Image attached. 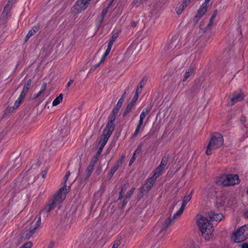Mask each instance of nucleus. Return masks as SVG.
<instances>
[{"instance_id": "nucleus-6", "label": "nucleus", "mask_w": 248, "mask_h": 248, "mask_svg": "<svg viewBox=\"0 0 248 248\" xmlns=\"http://www.w3.org/2000/svg\"><path fill=\"white\" fill-rule=\"evenodd\" d=\"M151 110L150 108L146 107L144 108L140 115V120L139 121L138 124L137 126L134 133L133 135V137L135 138L138 136L139 134L140 129L142 130L144 128V126H142L143 121L145 118L146 116L148 115Z\"/></svg>"}, {"instance_id": "nucleus-49", "label": "nucleus", "mask_w": 248, "mask_h": 248, "mask_svg": "<svg viewBox=\"0 0 248 248\" xmlns=\"http://www.w3.org/2000/svg\"><path fill=\"white\" fill-rule=\"evenodd\" d=\"M46 83H44L41 86V88L40 90V91H41V92H42L43 93L45 90H46Z\"/></svg>"}, {"instance_id": "nucleus-34", "label": "nucleus", "mask_w": 248, "mask_h": 248, "mask_svg": "<svg viewBox=\"0 0 248 248\" xmlns=\"http://www.w3.org/2000/svg\"><path fill=\"white\" fill-rule=\"evenodd\" d=\"M107 133L106 134H104L105 135L104 138H103V142L101 144L102 145V147H104V145H105L106 143L107 142L108 138L109 136H108V132H107Z\"/></svg>"}, {"instance_id": "nucleus-57", "label": "nucleus", "mask_w": 248, "mask_h": 248, "mask_svg": "<svg viewBox=\"0 0 248 248\" xmlns=\"http://www.w3.org/2000/svg\"><path fill=\"white\" fill-rule=\"evenodd\" d=\"M41 175H42V177L43 178H44L46 177V172L44 171V172H42Z\"/></svg>"}, {"instance_id": "nucleus-4", "label": "nucleus", "mask_w": 248, "mask_h": 248, "mask_svg": "<svg viewBox=\"0 0 248 248\" xmlns=\"http://www.w3.org/2000/svg\"><path fill=\"white\" fill-rule=\"evenodd\" d=\"M240 182V180L237 174H224L218 177L216 183L219 185L230 186L237 185Z\"/></svg>"}, {"instance_id": "nucleus-60", "label": "nucleus", "mask_w": 248, "mask_h": 248, "mask_svg": "<svg viewBox=\"0 0 248 248\" xmlns=\"http://www.w3.org/2000/svg\"><path fill=\"white\" fill-rule=\"evenodd\" d=\"M136 25H137V24H136V23H135V22H133V23H132V26L133 27H136Z\"/></svg>"}, {"instance_id": "nucleus-24", "label": "nucleus", "mask_w": 248, "mask_h": 248, "mask_svg": "<svg viewBox=\"0 0 248 248\" xmlns=\"http://www.w3.org/2000/svg\"><path fill=\"white\" fill-rule=\"evenodd\" d=\"M216 203L217 207L224 206L225 203L224 197H222L217 198Z\"/></svg>"}, {"instance_id": "nucleus-37", "label": "nucleus", "mask_w": 248, "mask_h": 248, "mask_svg": "<svg viewBox=\"0 0 248 248\" xmlns=\"http://www.w3.org/2000/svg\"><path fill=\"white\" fill-rule=\"evenodd\" d=\"M139 94L136 93L135 95H134V97L133 98V99L131 101L130 103H131L132 104L134 105L135 103H136V102L137 101V100L138 99Z\"/></svg>"}, {"instance_id": "nucleus-40", "label": "nucleus", "mask_w": 248, "mask_h": 248, "mask_svg": "<svg viewBox=\"0 0 248 248\" xmlns=\"http://www.w3.org/2000/svg\"><path fill=\"white\" fill-rule=\"evenodd\" d=\"M111 48H112V47H111L109 46H108L107 49H106L104 55L107 57V56L109 54V53L111 51Z\"/></svg>"}, {"instance_id": "nucleus-7", "label": "nucleus", "mask_w": 248, "mask_h": 248, "mask_svg": "<svg viewBox=\"0 0 248 248\" xmlns=\"http://www.w3.org/2000/svg\"><path fill=\"white\" fill-rule=\"evenodd\" d=\"M172 219L169 218L164 221L160 220L157 224V226L159 228L158 237L161 238L166 234V231L168 227L170 225Z\"/></svg>"}, {"instance_id": "nucleus-48", "label": "nucleus", "mask_w": 248, "mask_h": 248, "mask_svg": "<svg viewBox=\"0 0 248 248\" xmlns=\"http://www.w3.org/2000/svg\"><path fill=\"white\" fill-rule=\"evenodd\" d=\"M120 245V242L119 241H116L113 244L111 248H117Z\"/></svg>"}, {"instance_id": "nucleus-61", "label": "nucleus", "mask_w": 248, "mask_h": 248, "mask_svg": "<svg viewBox=\"0 0 248 248\" xmlns=\"http://www.w3.org/2000/svg\"><path fill=\"white\" fill-rule=\"evenodd\" d=\"M48 248H53V244H50Z\"/></svg>"}, {"instance_id": "nucleus-62", "label": "nucleus", "mask_w": 248, "mask_h": 248, "mask_svg": "<svg viewBox=\"0 0 248 248\" xmlns=\"http://www.w3.org/2000/svg\"><path fill=\"white\" fill-rule=\"evenodd\" d=\"M32 218H33V221H31V223L32 224H33V221L35 220L36 217H32Z\"/></svg>"}, {"instance_id": "nucleus-8", "label": "nucleus", "mask_w": 248, "mask_h": 248, "mask_svg": "<svg viewBox=\"0 0 248 248\" xmlns=\"http://www.w3.org/2000/svg\"><path fill=\"white\" fill-rule=\"evenodd\" d=\"M91 0H78L73 7L74 12L78 13L85 10Z\"/></svg>"}, {"instance_id": "nucleus-16", "label": "nucleus", "mask_w": 248, "mask_h": 248, "mask_svg": "<svg viewBox=\"0 0 248 248\" xmlns=\"http://www.w3.org/2000/svg\"><path fill=\"white\" fill-rule=\"evenodd\" d=\"M114 123L109 121L108 123L107 124L106 128L103 130V133L105 134L108 132V136H110L112 131L114 129Z\"/></svg>"}, {"instance_id": "nucleus-12", "label": "nucleus", "mask_w": 248, "mask_h": 248, "mask_svg": "<svg viewBox=\"0 0 248 248\" xmlns=\"http://www.w3.org/2000/svg\"><path fill=\"white\" fill-rule=\"evenodd\" d=\"M207 6L205 4L202 3V5L198 11L197 14L194 17L195 21H198L200 19L203 15L205 14L207 9Z\"/></svg>"}, {"instance_id": "nucleus-11", "label": "nucleus", "mask_w": 248, "mask_h": 248, "mask_svg": "<svg viewBox=\"0 0 248 248\" xmlns=\"http://www.w3.org/2000/svg\"><path fill=\"white\" fill-rule=\"evenodd\" d=\"M208 217L212 221L219 222L224 217L222 214L217 213L215 211H211L208 213Z\"/></svg>"}, {"instance_id": "nucleus-17", "label": "nucleus", "mask_w": 248, "mask_h": 248, "mask_svg": "<svg viewBox=\"0 0 248 248\" xmlns=\"http://www.w3.org/2000/svg\"><path fill=\"white\" fill-rule=\"evenodd\" d=\"M12 7V4L11 3H7L6 4L2 13V16L3 17H7L8 16Z\"/></svg>"}, {"instance_id": "nucleus-42", "label": "nucleus", "mask_w": 248, "mask_h": 248, "mask_svg": "<svg viewBox=\"0 0 248 248\" xmlns=\"http://www.w3.org/2000/svg\"><path fill=\"white\" fill-rule=\"evenodd\" d=\"M136 159V155L133 154V155L132 157V158H131V159L130 160V162H129V165L130 166L132 165V164L135 161Z\"/></svg>"}, {"instance_id": "nucleus-54", "label": "nucleus", "mask_w": 248, "mask_h": 248, "mask_svg": "<svg viewBox=\"0 0 248 248\" xmlns=\"http://www.w3.org/2000/svg\"><path fill=\"white\" fill-rule=\"evenodd\" d=\"M241 248H248V244L246 243H244L242 245Z\"/></svg>"}, {"instance_id": "nucleus-44", "label": "nucleus", "mask_w": 248, "mask_h": 248, "mask_svg": "<svg viewBox=\"0 0 248 248\" xmlns=\"http://www.w3.org/2000/svg\"><path fill=\"white\" fill-rule=\"evenodd\" d=\"M135 190V188H132V189H131L126 194V197H130L131 195L133 193L134 191Z\"/></svg>"}, {"instance_id": "nucleus-36", "label": "nucleus", "mask_w": 248, "mask_h": 248, "mask_svg": "<svg viewBox=\"0 0 248 248\" xmlns=\"http://www.w3.org/2000/svg\"><path fill=\"white\" fill-rule=\"evenodd\" d=\"M103 148V147H102V145L101 144V146H100V148L99 149V150H98L95 156L94 157H96V161H97L98 157L102 153Z\"/></svg>"}, {"instance_id": "nucleus-23", "label": "nucleus", "mask_w": 248, "mask_h": 248, "mask_svg": "<svg viewBox=\"0 0 248 248\" xmlns=\"http://www.w3.org/2000/svg\"><path fill=\"white\" fill-rule=\"evenodd\" d=\"M217 16V11H215L212 15L210 19V21L208 23L206 29H205V31H207L208 30H209L210 29V28L211 27V26H212V24H213V22L214 20V19L215 18V17H216Z\"/></svg>"}, {"instance_id": "nucleus-45", "label": "nucleus", "mask_w": 248, "mask_h": 248, "mask_svg": "<svg viewBox=\"0 0 248 248\" xmlns=\"http://www.w3.org/2000/svg\"><path fill=\"white\" fill-rule=\"evenodd\" d=\"M141 149V146L140 145L138 146L137 149L135 151V152L134 153V155H136L137 154H140V152Z\"/></svg>"}, {"instance_id": "nucleus-10", "label": "nucleus", "mask_w": 248, "mask_h": 248, "mask_svg": "<svg viewBox=\"0 0 248 248\" xmlns=\"http://www.w3.org/2000/svg\"><path fill=\"white\" fill-rule=\"evenodd\" d=\"M41 224V216H39L37 218V220L36 221L34 224L32 225L30 227L29 231L27 232L25 236L26 239L29 238L35 232L36 230L40 226Z\"/></svg>"}, {"instance_id": "nucleus-39", "label": "nucleus", "mask_w": 248, "mask_h": 248, "mask_svg": "<svg viewBox=\"0 0 248 248\" xmlns=\"http://www.w3.org/2000/svg\"><path fill=\"white\" fill-rule=\"evenodd\" d=\"M191 0H182L181 2L186 7L190 3Z\"/></svg>"}, {"instance_id": "nucleus-29", "label": "nucleus", "mask_w": 248, "mask_h": 248, "mask_svg": "<svg viewBox=\"0 0 248 248\" xmlns=\"http://www.w3.org/2000/svg\"><path fill=\"white\" fill-rule=\"evenodd\" d=\"M185 208L182 206L181 207L180 209L173 216V219H175L178 217L183 212Z\"/></svg>"}, {"instance_id": "nucleus-20", "label": "nucleus", "mask_w": 248, "mask_h": 248, "mask_svg": "<svg viewBox=\"0 0 248 248\" xmlns=\"http://www.w3.org/2000/svg\"><path fill=\"white\" fill-rule=\"evenodd\" d=\"M63 99V94L61 93L52 102L53 106H56L60 104L62 101Z\"/></svg>"}, {"instance_id": "nucleus-14", "label": "nucleus", "mask_w": 248, "mask_h": 248, "mask_svg": "<svg viewBox=\"0 0 248 248\" xmlns=\"http://www.w3.org/2000/svg\"><path fill=\"white\" fill-rule=\"evenodd\" d=\"M244 98V95L241 93H235L233 94L231 98L232 104L242 100Z\"/></svg>"}, {"instance_id": "nucleus-27", "label": "nucleus", "mask_w": 248, "mask_h": 248, "mask_svg": "<svg viewBox=\"0 0 248 248\" xmlns=\"http://www.w3.org/2000/svg\"><path fill=\"white\" fill-rule=\"evenodd\" d=\"M126 93L124 92L122 95L121 96V98L118 100V102H117V104L116 105V107L118 108H120L122 106V104L124 101V99L125 97Z\"/></svg>"}, {"instance_id": "nucleus-30", "label": "nucleus", "mask_w": 248, "mask_h": 248, "mask_svg": "<svg viewBox=\"0 0 248 248\" xmlns=\"http://www.w3.org/2000/svg\"><path fill=\"white\" fill-rule=\"evenodd\" d=\"M134 105V104L130 102L127 106L124 112V114L125 115L127 113H128L131 110L132 108Z\"/></svg>"}, {"instance_id": "nucleus-50", "label": "nucleus", "mask_w": 248, "mask_h": 248, "mask_svg": "<svg viewBox=\"0 0 248 248\" xmlns=\"http://www.w3.org/2000/svg\"><path fill=\"white\" fill-rule=\"evenodd\" d=\"M106 58H107V56L103 54V55L102 56V57L101 59V60L99 62L100 63H101V64L103 63L104 62Z\"/></svg>"}, {"instance_id": "nucleus-15", "label": "nucleus", "mask_w": 248, "mask_h": 248, "mask_svg": "<svg viewBox=\"0 0 248 248\" xmlns=\"http://www.w3.org/2000/svg\"><path fill=\"white\" fill-rule=\"evenodd\" d=\"M31 80H29L27 81V84L25 85L23 87V90L19 97L24 99L27 93H28L29 88L31 85Z\"/></svg>"}, {"instance_id": "nucleus-46", "label": "nucleus", "mask_w": 248, "mask_h": 248, "mask_svg": "<svg viewBox=\"0 0 248 248\" xmlns=\"http://www.w3.org/2000/svg\"><path fill=\"white\" fill-rule=\"evenodd\" d=\"M121 162L120 163V164H118L117 166L114 167L111 170V172L113 174L118 169L119 165L121 164Z\"/></svg>"}, {"instance_id": "nucleus-21", "label": "nucleus", "mask_w": 248, "mask_h": 248, "mask_svg": "<svg viewBox=\"0 0 248 248\" xmlns=\"http://www.w3.org/2000/svg\"><path fill=\"white\" fill-rule=\"evenodd\" d=\"M185 8L186 7L182 3V2H180L177 4L176 8V12L177 14L180 15L182 13Z\"/></svg>"}, {"instance_id": "nucleus-33", "label": "nucleus", "mask_w": 248, "mask_h": 248, "mask_svg": "<svg viewBox=\"0 0 248 248\" xmlns=\"http://www.w3.org/2000/svg\"><path fill=\"white\" fill-rule=\"evenodd\" d=\"M32 246V244L31 242H28L22 245L19 248H31Z\"/></svg>"}, {"instance_id": "nucleus-32", "label": "nucleus", "mask_w": 248, "mask_h": 248, "mask_svg": "<svg viewBox=\"0 0 248 248\" xmlns=\"http://www.w3.org/2000/svg\"><path fill=\"white\" fill-rule=\"evenodd\" d=\"M143 83H142V81H141L139 84V85H138V88L137 89L136 93L139 94L141 92V90H142V88L143 87Z\"/></svg>"}, {"instance_id": "nucleus-3", "label": "nucleus", "mask_w": 248, "mask_h": 248, "mask_svg": "<svg viewBox=\"0 0 248 248\" xmlns=\"http://www.w3.org/2000/svg\"><path fill=\"white\" fill-rule=\"evenodd\" d=\"M224 143L222 136L218 133L213 134L206 147L205 154L209 155L214 153L217 150L221 148Z\"/></svg>"}, {"instance_id": "nucleus-58", "label": "nucleus", "mask_w": 248, "mask_h": 248, "mask_svg": "<svg viewBox=\"0 0 248 248\" xmlns=\"http://www.w3.org/2000/svg\"><path fill=\"white\" fill-rule=\"evenodd\" d=\"M210 0H205V1L204 2L203 4H205L206 5L208 6V4Z\"/></svg>"}, {"instance_id": "nucleus-1", "label": "nucleus", "mask_w": 248, "mask_h": 248, "mask_svg": "<svg viewBox=\"0 0 248 248\" xmlns=\"http://www.w3.org/2000/svg\"><path fill=\"white\" fill-rule=\"evenodd\" d=\"M196 220L202 236L206 241H209L211 238L214 231L213 224L206 217L200 215L197 216Z\"/></svg>"}, {"instance_id": "nucleus-28", "label": "nucleus", "mask_w": 248, "mask_h": 248, "mask_svg": "<svg viewBox=\"0 0 248 248\" xmlns=\"http://www.w3.org/2000/svg\"><path fill=\"white\" fill-rule=\"evenodd\" d=\"M168 162V158L166 157H164L161 161L160 164L158 166L161 167L162 169H164Z\"/></svg>"}, {"instance_id": "nucleus-53", "label": "nucleus", "mask_w": 248, "mask_h": 248, "mask_svg": "<svg viewBox=\"0 0 248 248\" xmlns=\"http://www.w3.org/2000/svg\"><path fill=\"white\" fill-rule=\"evenodd\" d=\"M32 30H34L35 33L38 31L39 27L38 26H34L32 29Z\"/></svg>"}, {"instance_id": "nucleus-9", "label": "nucleus", "mask_w": 248, "mask_h": 248, "mask_svg": "<svg viewBox=\"0 0 248 248\" xmlns=\"http://www.w3.org/2000/svg\"><path fill=\"white\" fill-rule=\"evenodd\" d=\"M156 179L152 176L149 177L147 179L146 184H145L141 187V190L142 196L144 194H146L151 189L156 181Z\"/></svg>"}, {"instance_id": "nucleus-63", "label": "nucleus", "mask_w": 248, "mask_h": 248, "mask_svg": "<svg viewBox=\"0 0 248 248\" xmlns=\"http://www.w3.org/2000/svg\"><path fill=\"white\" fill-rule=\"evenodd\" d=\"M246 216L248 218V210L246 213Z\"/></svg>"}, {"instance_id": "nucleus-64", "label": "nucleus", "mask_w": 248, "mask_h": 248, "mask_svg": "<svg viewBox=\"0 0 248 248\" xmlns=\"http://www.w3.org/2000/svg\"><path fill=\"white\" fill-rule=\"evenodd\" d=\"M38 93H39V94L41 95L43 93L41 92V91H39Z\"/></svg>"}, {"instance_id": "nucleus-22", "label": "nucleus", "mask_w": 248, "mask_h": 248, "mask_svg": "<svg viewBox=\"0 0 248 248\" xmlns=\"http://www.w3.org/2000/svg\"><path fill=\"white\" fill-rule=\"evenodd\" d=\"M193 73V69L192 68H190L187 70H186V72L185 74L184 77L183 78V81H186L188 78L191 76Z\"/></svg>"}, {"instance_id": "nucleus-59", "label": "nucleus", "mask_w": 248, "mask_h": 248, "mask_svg": "<svg viewBox=\"0 0 248 248\" xmlns=\"http://www.w3.org/2000/svg\"><path fill=\"white\" fill-rule=\"evenodd\" d=\"M40 95V94H39V93H37L34 95V98H38Z\"/></svg>"}, {"instance_id": "nucleus-5", "label": "nucleus", "mask_w": 248, "mask_h": 248, "mask_svg": "<svg viewBox=\"0 0 248 248\" xmlns=\"http://www.w3.org/2000/svg\"><path fill=\"white\" fill-rule=\"evenodd\" d=\"M248 238V226L244 225L238 228L232 235V239L235 243H240Z\"/></svg>"}, {"instance_id": "nucleus-38", "label": "nucleus", "mask_w": 248, "mask_h": 248, "mask_svg": "<svg viewBox=\"0 0 248 248\" xmlns=\"http://www.w3.org/2000/svg\"><path fill=\"white\" fill-rule=\"evenodd\" d=\"M108 12V8H105L102 12L101 19L102 20L104 18L105 16Z\"/></svg>"}, {"instance_id": "nucleus-56", "label": "nucleus", "mask_w": 248, "mask_h": 248, "mask_svg": "<svg viewBox=\"0 0 248 248\" xmlns=\"http://www.w3.org/2000/svg\"><path fill=\"white\" fill-rule=\"evenodd\" d=\"M102 64L101 63H100V62H99L98 64H95V65H94V69H96L97 68H98V67H99V66Z\"/></svg>"}, {"instance_id": "nucleus-47", "label": "nucleus", "mask_w": 248, "mask_h": 248, "mask_svg": "<svg viewBox=\"0 0 248 248\" xmlns=\"http://www.w3.org/2000/svg\"><path fill=\"white\" fill-rule=\"evenodd\" d=\"M70 172H69V171H68V172L66 173V174H65V176H64V183L65 184H66V181H67L68 178L69 176H70Z\"/></svg>"}, {"instance_id": "nucleus-13", "label": "nucleus", "mask_w": 248, "mask_h": 248, "mask_svg": "<svg viewBox=\"0 0 248 248\" xmlns=\"http://www.w3.org/2000/svg\"><path fill=\"white\" fill-rule=\"evenodd\" d=\"M96 161V157H93L89 166L87 167L86 169V175L85 177V180L87 179L91 175L93 169L94 164Z\"/></svg>"}, {"instance_id": "nucleus-25", "label": "nucleus", "mask_w": 248, "mask_h": 248, "mask_svg": "<svg viewBox=\"0 0 248 248\" xmlns=\"http://www.w3.org/2000/svg\"><path fill=\"white\" fill-rule=\"evenodd\" d=\"M148 0H134L133 1V4L136 7H139L143 5L144 2L147 1Z\"/></svg>"}, {"instance_id": "nucleus-43", "label": "nucleus", "mask_w": 248, "mask_h": 248, "mask_svg": "<svg viewBox=\"0 0 248 248\" xmlns=\"http://www.w3.org/2000/svg\"><path fill=\"white\" fill-rule=\"evenodd\" d=\"M102 170V166L101 165H99L96 170H95V173L96 174V175H99L100 174L101 171Z\"/></svg>"}, {"instance_id": "nucleus-55", "label": "nucleus", "mask_w": 248, "mask_h": 248, "mask_svg": "<svg viewBox=\"0 0 248 248\" xmlns=\"http://www.w3.org/2000/svg\"><path fill=\"white\" fill-rule=\"evenodd\" d=\"M16 1V0H9L7 3H11L13 5Z\"/></svg>"}, {"instance_id": "nucleus-2", "label": "nucleus", "mask_w": 248, "mask_h": 248, "mask_svg": "<svg viewBox=\"0 0 248 248\" xmlns=\"http://www.w3.org/2000/svg\"><path fill=\"white\" fill-rule=\"evenodd\" d=\"M68 189L66 186H62L54 196L51 202L48 203L44 209V211L49 212L52 209L57 207L58 209H60V204L65 199Z\"/></svg>"}, {"instance_id": "nucleus-18", "label": "nucleus", "mask_w": 248, "mask_h": 248, "mask_svg": "<svg viewBox=\"0 0 248 248\" xmlns=\"http://www.w3.org/2000/svg\"><path fill=\"white\" fill-rule=\"evenodd\" d=\"M192 192L191 191L189 194L187 195H186L182 201V205L184 208H185L187 203L190 201L192 198Z\"/></svg>"}, {"instance_id": "nucleus-26", "label": "nucleus", "mask_w": 248, "mask_h": 248, "mask_svg": "<svg viewBox=\"0 0 248 248\" xmlns=\"http://www.w3.org/2000/svg\"><path fill=\"white\" fill-rule=\"evenodd\" d=\"M118 36V35L117 33L114 34L112 35V36L111 37V38L109 39V41L108 42V46H109L112 47L113 43L116 40V39L117 38Z\"/></svg>"}, {"instance_id": "nucleus-41", "label": "nucleus", "mask_w": 248, "mask_h": 248, "mask_svg": "<svg viewBox=\"0 0 248 248\" xmlns=\"http://www.w3.org/2000/svg\"><path fill=\"white\" fill-rule=\"evenodd\" d=\"M119 108L117 107L116 106V107L113 109V110L112 111V115L113 116H115V117H116L117 113H118V111Z\"/></svg>"}, {"instance_id": "nucleus-52", "label": "nucleus", "mask_w": 248, "mask_h": 248, "mask_svg": "<svg viewBox=\"0 0 248 248\" xmlns=\"http://www.w3.org/2000/svg\"><path fill=\"white\" fill-rule=\"evenodd\" d=\"M115 118H116V117H115V116H113V115H112V116H111V117L110 118L109 121H110V122H112L114 123V121H115Z\"/></svg>"}, {"instance_id": "nucleus-35", "label": "nucleus", "mask_w": 248, "mask_h": 248, "mask_svg": "<svg viewBox=\"0 0 248 248\" xmlns=\"http://www.w3.org/2000/svg\"><path fill=\"white\" fill-rule=\"evenodd\" d=\"M35 33L34 30H32L31 29L29 31L28 33L27 34L26 39V40H28L31 36H32Z\"/></svg>"}, {"instance_id": "nucleus-31", "label": "nucleus", "mask_w": 248, "mask_h": 248, "mask_svg": "<svg viewBox=\"0 0 248 248\" xmlns=\"http://www.w3.org/2000/svg\"><path fill=\"white\" fill-rule=\"evenodd\" d=\"M23 99L18 97V98L17 99V100L16 101L14 105V108H17L20 105L22 100Z\"/></svg>"}, {"instance_id": "nucleus-19", "label": "nucleus", "mask_w": 248, "mask_h": 248, "mask_svg": "<svg viewBox=\"0 0 248 248\" xmlns=\"http://www.w3.org/2000/svg\"><path fill=\"white\" fill-rule=\"evenodd\" d=\"M163 170V169H162L161 167L158 166L154 170L152 176L156 179L161 174Z\"/></svg>"}, {"instance_id": "nucleus-51", "label": "nucleus", "mask_w": 248, "mask_h": 248, "mask_svg": "<svg viewBox=\"0 0 248 248\" xmlns=\"http://www.w3.org/2000/svg\"><path fill=\"white\" fill-rule=\"evenodd\" d=\"M74 80L73 79H70V80L68 82L67 85H66V87L67 88H68L70 87V86L71 85V84L73 82Z\"/></svg>"}]
</instances>
